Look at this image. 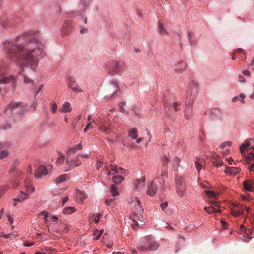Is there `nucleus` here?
Instances as JSON below:
<instances>
[{
	"label": "nucleus",
	"instance_id": "16",
	"mask_svg": "<svg viewBox=\"0 0 254 254\" xmlns=\"http://www.w3.org/2000/svg\"><path fill=\"white\" fill-rule=\"evenodd\" d=\"M24 186L26 188V192H29L31 191L33 192L35 190V187L32 182L29 179L25 180L24 182Z\"/></svg>",
	"mask_w": 254,
	"mask_h": 254
},
{
	"label": "nucleus",
	"instance_id": "18",
	"mask_svg": "<svg viewBox=\"0 0 254 254\" xmlns=\"http://www.w3.org/2000/svg\"><path fill=\"white\" fill-rule=\"evenodd\" d=\"M208 113L212 119L218 118L221 116V111L218 108L211 109Z\"/></svg>",
	"mask_w": 254,
	"mask_h": 254
},
{
	"label": "nucleus",
	"instance_id": "63",
	"mask_svg": "<svg viewBox=\"0 0 254 254\" xmlns=\"http://www.w3.org/2000/svg\"><path fill=\"white\" fill-rule=\"evenodd\" d=\"M87 31L88 30H87V29H86V28H85L84 27H82L80 30V33L81 34H85V33H86L87 32Z\"/></svg>",
	"mask_w": 254,
	"mask_h": 254
},
{
	"label": "nucleus",
	"instance_id": "53",
	"mask_svg": "<svg viewBox=\"0 0 254 254\" xmlns=\"http://www.w3.org/2000/svg\"><path fill=\"white\" fill-rule=\"evenodd\" d=\"M12 236H14V235L12 234H9L7 235H5L3 234V232H1V233H0V236L2 237L5 239L11 238Z\"/></svg>",
	"mask_w": 254,
	"mask_h": 254
},
{
	"label": "nucleus",
	"instance_id": "43",
	"mask_svg": "<svg viewBox=\"0 0 254 254\" xmlns=\"http://www.w3.org/2000/svg\"><path fill=\"white\" fill-rule=\"evenodd\" d=\"M204 209L209 214H212L216 212V208L213 206H205Z\"/></svg>",
	"mask_w": 254,
	"mask_h": 254
},
{
	"label": "nucleus",
	"instance_id": "4",
	"mask_svg": "<svg viewBox=\"0 0 254 254\" xmlns=\"http://www.w3.org/2000/svg\"><path fill=\"white\" fill-rule=\"evenodd\" d=\"M159 247V245L152 236H146L142 238L137 245V249L143 252L155 251Z\"/></svg>",
	"mask_w": 254,
	"mask_h": 254
},
{
	"label": "nucleus",
	"instance_id": "5",
	"mask_svg": "<svg viewBox=\"0 0 254 254\" xmlns=\"http://www.w3.org/2000/svg\"><path fill=\"white\" fill-rule=\"evenodd\" d=\"M130 203L133 206L132 213L133 215L131 218L135 223H137V225L139 224L138 221L142 223L141 219L142 218V213L143 212V209L140 204V200L137 197H135L134 200L130 202Z\"/></svg>",
	"mask_w": 254,
	"mask_h": 254
},
{
	"label": "nucleus",
	"instance_id": "60",
	"mask_svg": "<svg viewBox=\"0 0 254 254\" xmlns=\"http://www.w3.org/2000/svg\"><path fill=\"white\" fill-rule=\"evenodd\" d=\"M160 172H161V174H160L161 176H162V177H168L167 171H161Z\"/></svg>",
	"mask_w": 254,
	"mask_h": 254
},
{
	"label": "nucleus",
	"instance_id": "35",
	"mask_svg": "<svg viewBox=\"0 0 254 254\" xmlns=\"http://www.w3.org/2000/svg\"><path fill=\"white\" fill-rule=\"evenodd\" d=\"M102 217V215L100 213H94L90 217V219L93 221L95 223H98Z\"/></svg>",
	"mask_w": 254,
	"mask_h": 254
},
{
	"label": "nucleus",
	"instance_id": "9",
	"mask_svg": "<svg viewBox=\"0 0 254 254\" xmlns=\"http://www.w3.org/2000/svg\"><path fill=\"white\" fill-rule=\"evenodd\" d=\"M92 0H80L76 12L78 15L82 14L88 8Z\"/></svg>",
	"mask_w": 254,
	"mask_h": 254
},
{
	"label": "nucleus",
	"instance_id": "28",
	"mask_svg": "<svg viewBox=\"0 0 254 254\" xmlns=\"http://www.w3.org/2000/svg\"><path fill=\"white\" fill-rule=\"evenodd\" d=\"M145 178L142 177L141 179L136 181L134 184L135 188L136 189H138L140 188L145 187Z\"/></svg>",
	"mask_w": 254,
	"mask_h": 254
},
{
	"label": "nucleus",
	"instance_id": "57",
	"mask_svg": "<svg viewBox=\"0 0 254 254\" xmlns=\"http://www.w3.org/2000/svg\"><path fill=\"white\" fill-rule=\"evenodd\" d=\"M231 145H232L231 142L227 141V142H223V143H222L221 145V147H224L226 145L230 146Z\"/></svg>",
	"mask_w": 254,
	"mask_h": 254
},
{
	"label": "nucleus",
	"instance_id": "26",
	"mask_svg": "<svg viewBox=\"0 0 254 254\" xmlns=\"http://www.w3.org/2000/svg\"><path fill=\"white\" fill-rule=\"evenodd\" d=\"M69 179V177L67 174H63L60 175L56 178L55 180V183L56 184H59L66 181Z\"/></svg>",
	"mask_w": 254,
	"mask_h": 254
},
{
	"label": "nucleus",
	"instance_id": "21",
	"mask_svg": "<svg viewBox=\"0 0 254 254\" xmlns=\"http://www.w3.org/2000/svg\"><path fill=\"white\" fill-rule=\"evenodd\" d=\"M244 187L245 190L249 191L254 190V182L252 180H246L244 182Z\"/></svg>",
	"mask_w": 254,
	"mask_h": 254
},
{
	"label": "nucleus",
	"instance_id": "11",
	"mask_svg": "<svg viewBox=\"0 0 254 254\" xmlns=\"http://www.w3.org/2000/svg\"><path fill=\"white\" fill-rule=\"evenodd\" d=\"M70 155H67L66 163L68 165L67 168L65 169V171H68L72 168L79 166L81 162L78 159H72Z\"/></svg>",
	"mask_w": 254,
	"mask_h": 254
},
{
	"label": "nucleus",
	"instance_id": "17",
	"mask_svg": "<svg viewBox=\"0 0 254 254\" xmlns=\"http://www.w3.org/2000/svg\"><path fill=\"white\" fill-rule=\"evenodd\" d=\"M175 186L176 187H185V180L181 176L176 175L174 178Z\"/></svg>",
	"mask_w": 254,
	"mask_h": 254
},
{
	"label": "nucleus",
	"instance_id": "48",
	"mask_svg": "<svg viewBox=\"0 0 254 254\" xmlns=\"http://www.w3.org/2000/svg\"><path fill=\"white\" fill-rule=\"evenodd\" d=\"M181 104L180 102H175L172 104V107H173L174 110L177 112L179 110Z\"/></svg>",
	"mask_w": 254,
	"mask_h": 254
},
{
	"label": "nucleus",
	"instance_id": "39",
	"mask_svg": "<svg viewBox=\"0 0 254 254\" xmlns=\"http://www.w3.org/2000/svg\"><path fill=\"white\" fill-rule=\"evenodd\" d=\"M19 160L18 159H15L13 161L10 171V173H12L15 170L16 167L19 165Z\"/></svg>",
	"mask_w": 254,
	"mask_h": 254
},
{
	"label": "nucleus",
	"instance_id": "47",
	"mask_svg": "<svg viewBox=\"0 0 254 254\" xmlns=\"http://www.w3.org/2000/svg\"><path fill=\"white\" fill-rule=\"evenodd\" d=\"M205 193L206 194L210 197H216V193L212 190H205Z\"/></svg>",
	"mask_w": 254,
	"mask_h": 254
},
{
	"label": "nucleus",
	"instance_id": "51",
	"mask_svg": "<svg viewBox=\"0 0 254 254\" xmlns=\"http://www.w3.org/2000/svg\"><path fill=\"white\" fill-rule=\"evenodd\" d=\"M194 163L195 167L198 172H199L202 168V164L200 163L198 161H195Z\"/></svg>",
	"mask_w": 254,
	"mask_h": 254
},
{
	"label": "nucleus",
	"instance_id": "13",
	"mask_svg": "<svg viewBox=\"0 0 254 254\" xmlns=\"http://www.w3.org/2000/svg\"><path fill=\"white\" fill-rule=\"evenodd\" d=\"M8 146L9 144L7 143H0V160L4 159L8 157L9 152L7 147Z\"/></svg>",
	"mask_w": 254,
	"mask_h": 254
},
{
	"label": "nucleus",
	"instance_id": "2",
	"mask_svg": "<svg viewBox=\"0 0 254 254\" xmlns=\"http://www.w3.org/2000/svg\"><path fill=\"white\" fill-rule=\"evenodd\" d=\"M199 90L197 83L193 81H190L188 86L187 91L186 94V105L185 109V116L187 120H189L192 117V105L195 99Z\"/></svg>",
	"mask_w": 254,
	"mask_h": 254
},
{
	"label": "nucleus",
	"instance_id": "56",
	"mask_svg": "<svg viewBox=\"0 0 254 254\" xmlns=\"http://www.w3.org/2000/svg\"><path fill=\"white\" fill-rule=\"evenodd\" d=\"M117 174H126V171L122 168H120L117 170Z\"/></svg>",
	"mask_w": 254,
	"mask_h": 254
},
{
	"label": "nucleus",
	"instance_id": "52",
	"mask_svg": "<svg viewBox=\"0 0 254 254\" xmlns=\"http://www.w3.org/2000/svg\"><path fill=\"white\" fill-rule=\"evenodd\" d=\"M126 105L125 102L120 103L119 105V108L120 111L122 113H124L125 110L124 109V106Z\"/></svg>",
	"mask_w": 254,
	"mask_h": 254
},
{
	"label": "nucleus",
	"instance_id": "14",
	"mask_svg": "<svg viewBox=\"0 0 254 254\" xmlns=\"http://www.w3.org/2000/svg\"><path fill=\"white\" fill-rule=\"evenodd\" d=\"M48 171L46 167L44 165L40 166L35 173V177L37 179H41L42 176L47 175Z\"/></svg>",
	"mask_w": 254,
	"mask_h": 254
},
{
	"label": "nucleus",
	"instance_id": "44",
	"mask_svg": "<svg viewBox=\"0 0 254 254\" xmlns=\"http://www.w3.org/2000/svg\"><path fill=\"white\" fill-rule=\"evenodd\" d=\"M9 187L7 185L0 186V197L3 195L5 191L8 189Z\"/></svg>",
	"mask_w": 254,
	"mask_h": 254
},
{
	"label": "nucleus",
	"instance_id": "42",
	"mask_svg": "<svg viewBox=\"0 0 254 254\" xmlns=\"http://www.w3.org/2000/svg\"><path fill=\"white\" fill-rule=\"evenodd\" d=\"M64 161V157L63 154H61L60 156L57 158V160L56 162L57 166H60L63 164Z\"/></svg>",
	"mask_w": 254,
	"mask_h": 254
},
{
	"label": "nucleus",
	"instance_id": "37",
	"mask_svg": "<svg viewBox=\"0 0 254 254\" xmlns=\"http://www.w3.org/2000/svg\"><path fill=\"white\" fill-rule=\"evenodd\" d=\"M76 196L80 199L82 201L86 198L87 195L84 192H83L81 190H77L76 192Z\"/></svg>",
	"mask_w": 254,
	"mask_h": 254
},
{
	"label": "nucleus",
	"instance_id": "50",
	"mask_svg": "<svg viewBox=\"0 0 254 254\" xmlns=\"http://www.w3.org/2000/svg\"><path fill=\"white\" fill-rule=\"evenodd\" d=\"M57 105L55 102L51 104V111L52 113H56L57 110Z\"/></svg>",
	"mask_w": 254,
	"mask_h": 254
},
{
	"label": "nucleus",
	"instance_id": "46",
	"mask_svg": "<svg viewBox=\"0 0 254 254\" xmlns=\"http://www.w3.org/2000/svg\"><path fill=\"white\" fill-rule=\"evenodd\" d=\"M70 24L69 23H64V25H63V28L64 29H65V31H64V33H65V34H68V33L69 32V31L70 30Z\"/></svg>",
	"mask_w": 254,
	"mask_h": 254
},
{
	"label": "nucleus",
	"instance_id": "38",
	"mask_svg": "<svg viewBox=\"0 0 254 254\" xmlns=\"http://www.w3.org/2000/svg\"><path fill=\"white\" fill-rule=\"evenodd\" d=\"M125 180L124 177L121 176H114L112 178V181L115 184L118 185Z\"/></svg>",
	"mask_w": 254,
	"mask_h": 254
},
{
	"label": "nucleus",
	"instance_id": "64",
	"mask_svg": "<svg viewBox=\"0 0 254 254\" xmlns=\"http://www.w3.org/2000/svg\"><path fill=\"white\" fill-rule=\"evenodd\" d=\"M41 214L44 215V219H46V218H47V217H48L49 213L45 211H43L41 212Z\"/></svg>",
	"mask_w": 254,
	"mask_h": 254
},
{
	"label": "nucleus",
	"instance_id": "49",
	"mask_svg": "<svg viewBox=\"0 0 254 254\" xmlns=\"http://www.w3.org/2000/svg\"><path fill=\"white\" fill-rule=\"evenodd\" d=\"M168 158L166 156H164L162 158L161 163L162 166L168 167Z\"/></svg>",
	"mask_w": 254,
	"mask_h": 254
},
{
	"label": "nucleus",
	"instance_id": "59",
	"mask_svg": "<svg viewBox=\"0 0 254 254\" xmlns=\"http://www.w3.org/2000/svg\"><path fill=\"white\" fill-rule=\"evenodd\" d=\"M113 200L111 198H108L106 199L105 203L107 205H111Z\"/></svg>",
	"mask_w": 254,
	"mask_h": 254
},
{
	"label": "nucleus",
	"instance_id": "40",
	"mask_svg": "<svg viewBox=\"0 0 254 254\" xmlns=\"http://www.w3.org/2000/svg\"><path fill=\"white\" fill-rule=\"evenodd\" d=\"M250 145V143L248 141L243 143L240 146V151L242 154L244 155L246 149Z\"/></svg>",
	"mask_w": 254,
	"mask_h": 254
},
{
	"label": "nucleus",
	"instance_id": "23",
	"mask_svg": "<svg viewBox=\"0 0 254 254\" xmlns=\"http://www.w3.org/2000/svg\"><path fill=\"white\" fill-rule=\"evenodd\" d=\"M25 106L22 102L11 103L9 104L8 107L5 109V111H7L8 109H13L15 108H20L23 110Z\"/></svg>",
	"mask_w": 254,
	"mask_h": 254
},
{
	"label": "nucleus",
	"instance_id": "30",
	"mask_svg": "<svg viewBox=\"0 0 254 254\" xmlns=\"http://www.w3.org/2000/svg\"><path fill=\"white\" fill-rule=\"evenodd\" d=\"M248 158L252 162V164L249 167V169L250 171H254V152H249L248 156Z\"/></svg>",
	"mask_w": 254,
	"mask_h": 254
},
{
	"label": "nucleus",
	"instance_id": "31",
	"mask_svg": "<svg viewBox=\"0 0 254 254\" xmlns=\"http://www.w3.org/2000/svg\"><path fill=\"white\" fill-rule=\"evenodd\" d=\"M158 28L159 33L161 35H167L168 34L166 28L161 22H159L158 23Z\"/></svg>",
	"mask_w": 254,
	"mask_h": 254
},
{
	"label": "nucleus",
	"instance_id": "34",
	"mask_svg": "<svg viewBox=\"0 0 254 254\" xmlns=\"http://www.w3.org/2000/svg\"><path fill=\"white\" fill-rule=\"evenodd\" d=\"M103 232H104L103 230H98L97 229L94 232V233H93V235L94 236L93 238V240H99L101 236L103 235Z\"/></svg>",
	"mask_w": 254,
	"mask_h": 254
},
{
	"label": "nucleus",
	"instance_id": "62",
	"mask_svg": "<svg viewBox=\"0 0 254 254\" xmlns=\"http://www.w3.org/2000/svg\"><path fill=\"white\" fill-rule=\"evenodd\" d=\"M90 152H89L88 153L79 154V156L83 158H87L90 156Z\"/></svg>",
	"mask_w": 254,
	"mask_h": 254
},
{
	"label": "nucleus",
	"instance_id": "54",
	"mask_svg": "<svg viewBox=\"0 0 254 254\" xmlns=\"http://www.w3.org/2000/svg\"><path fill=\"white\" fill-rule=\"evenodd\" d=\"M92 127H93V126L92 125V123H89L87 124V125L84 128L83 130L84 132H86L88 130L89 128H92Z\"/></svg>",
	"mask_w": 254,
	"mask_h": 254
},
{
	"label": "nucleus",
	"instance_id": "12",
	"mask_svg": "<svg viewBox=\"0 0 254 254\" xmlns=\"http://www.w3.org/2000/svg\"><path fill=\"white\" fill-rule=\"evenodd\" d=\"M67 85L73 92L75 93L82 92L83 91L75 82V80L72 78H70L69 79Z\"/></svg>",
	"mask_w": 254,
	"mask_h": 254
},
{
	"label": "nucleus",
	"instance_id": "32",
	"mask_svg": "<svg viewBox=\"0 0 254 254\" xmlns=\"http://www.w3.org/2000/svg\"><path fill=\"white\" fill-rule=\"evenodd\" d=\"M176 192L177 194L181 197H183L186 194L185 187H176Z\"/></svg>",
	"mask_w": 254,
	"mask_h": 254
},
{
	"label": "nucleus",
	"instance_id": "1",
	"mask_svg": "<svg viewBox=\"0 0 254 254\" xmlns=\"http://www.w3.org/2000/svg\"><path fill=\"white\" fill-rule=\"evenodd\" d=\"M25 44H16L12 40L2 42L3 50L11 58H15L18 66L17 74L23 75L25 84H33V81L24 74L26 67L35 71L41 59H44L46 53L45 45L40 37L36 33H24Z\"/></svg>",
	"mask_w": 254,
	"mask_h": 254
},
{
	"label": "nucleus",
	"instance_id": "3",
	"mask_svg": "<svg viewBox=\"0 0 254 254\" xmlns=\"http://www.w3.org/2000/svg\"><path fill=\"white\" fill-rule=\"evenodd\" d=\"M8 69L2 64H0V93L5 89V85L11 83V87L15 90L16 87L17 78L13 75H7Z\"/></svg>",
	"mask_w": 254,
	"mask_h": 254
},
{
	"label": "nucleus",
	"instance_id": "61",
	"mask_svg": "<svg viewBox=\"0 0 254 254\" xmlns=\"http://www.w3.org/2000/svg\"><path fill=\"white\" fill-rule=\"evenodd\" d=\"M160 172H161V174H160L161 176H162V177H168L167 171H161Z\"/></svg>",
	"mask_w": 254,
	"mask_h": 254
},
{
	"label": "nucleus",
	"instance_id": "25",
	"mask_svg": "<svg viewBox=\"0 0 254 254\" xmlns=\"http://www.w3.org/2000/svg\"><path fill=\"white\" fill-rule=\"evenodd\" d=\"M138 130L136 128H132L130 129H129L128 131V136L133 140H134L135 139H137V137L138 136Z\"/></svg>",
	"mask_w": 254,
	"mask_h": 254
},
{
	"label": "nucleus",
	"instance_id": "33",
	"mask_svg": "<svg viewBox=\"0 0 254 254\" xmlns=\"http://www.w3.org/2000/svg\"><path fill=\"white\" fill-rule=\"evenodd\" d=\"M29 192L24 191L22 190L20 191V194H18V196L20 198L21 200L23 202L26 199H27L29 197Z\"/></svg>",
	"mask_w": 254,
	"mask_h": 254
},
{
	"label": "nucleus",
	"instance_id": "8",
	"mask_svg": "<svg viewBox=\"0 0 254 254\" xmlns=\"http://www.w3.org/2000/svg\"><path fill=\"white\" fill-rule=\"evenodd\" d=\"M171 66L175 73L181 74L187 68V64L183 61H174L171 63Z\"/></svg>",
	"mask_w": 254,
	"mask_h": 254
},
{
	"label": "nucleus",
	"instance_id": "20",
	"mask_svg": "<svg viewBox=\"0 0 254 254\" xmlns=\"http://www.w3.org/2000/svg\"><path fill=\"white\" fill-rule=\"evenodd\" d=\"M212 158L213 163L216 167H219L222 165L223 163L221 158L215 153H213Z\"/></svg>",
	"mask_w": 254,
	"mask_h": 254
},
{
	"label": "nucleus",
	"instance_id": "22",
	"mask_svg": "<svg viewBox=\"0 0 254 254\" xmlns=\"http://www.w3.org/2000/svg\"><path fill=\"white\" fill-rule=\"evenodd\" d=\"M110 87L113 88L114 90L113 94H112L111 96L116 94L118 92L120 91V87L119 86L118 82L115 79H113L110 81Z\"/></svg>",
	"mask_w": 254,
	"mask_h": 254
},
{
	"label": "nucleus",
	"instance_id": "15",
	"mask_svg": "<svg viewBox=\"0 0 254 254\" xmlns=\"http://www.w3.org/2000/svg\"><path fill=\"white\" fill-rule=\"evenodd\" d=\"M187 38L189 40L190 45L192 47H195L197 42V40L194 34L192 32H188L187 33Z\"/></svg>",
	"mask_w": 254,
	"mask_h": 254
},
{
	"label": "nucleus",
	"instance_id": "58",
	"mask_svg": "<svg viewBox=\"0 0 254 254\" xmlns=\"http://www.w3.org/2000/svg\"><path fill=\"white\" fill-rule=\"evenodd\" d=\"M238 97H239L240 99V98L242 99L241 103H245V101H244V99L246 97L244 93H241Z\"/></svg>",
	"mask_w": 254,
	"mask_h": 254
},
{
	"label": "nucleus",
	"instance_id": "7",
	"mask_svg": "<svg viewBox=\"0 0 254 254\" xmlns=\"http://www.w3.org/2000/svg\"><path fill=\"white\" fill-rule=\"evenodd\" d=\"M165 184L164 180L156 177L152 182L151 185L148 187L147 191V194L150 196H153L155 194L157 190L158 189H161Z\"/></svg>",
	"mask_w": 254,
	"mask_h": 254
},
{
	"label": "nucleus",
	"instance_id": "6",
	"mask_svg": "<svg viewBox=\"0 0 254 254\" xmlns=\"http://www.w3.org/2000/svg\"><path fill=\"white\" fill-rule=\"evenodd\" d=\"M124 63L121 61H112L105 64V68L110 75L119 74L123 68Z\"/></svg>",
	"mask_w": 254,
	"mask_h": 254
},
{
	"label": "nucleus",
	"instance_id": "29",
	"mask_svg": "<svg viewBox=\"0 0 254 254\" xmlns=\"http://www.w3.org/2000/svg\"><path fill=\"white\" fill-rule=\"evenodd\" d=\"M82 146L81 143H79L75 147H72L67 151V155H71V154H74L77 150H80L82 149Z\"/></svg>",
	"mask_w": 254,
	"mask_h": 254
},
{
	"label": "nucleus",
	"instance_id": "27",
	"mask_svg": "<svg viewBox=\"0 0 254 254\" xmlns=\"http://www.w3.org/2000/svg\"><path fill=\"white\" fill-rule=\"evenodd\" d=\"M181 159L178 157H175L172 163V170L174 171H178L179 167L180 166Z\"/></svg>",
	"mask_w": 254,
	"mask_h": 254
},
{
	"label": "nucleus",
	"instance_id": "36",
	"mask_svg": "<svg viewBox=\"0 0 254 254\" xmlns=\"http://www.w3.org/2000/svg\"><path fill=\"white\" fill-rule=\"evenodd\" d=\"M75 210H76V209L75 207L69 206V207H65L63 209V212L64 214L68 215V214H70L75 212Z\"/></svg>",
	"mask_w": 254,
	"mask_h": 254
},
{
	"label": "nucleus",
	"instance_id": "55",
	"mask_svg": "<svg viewBox=\"0 0 254 254\" xmlns=\"http://www.w3.org/2000/svg\"><path fill=\"white\" fill-rule=\"evenodd\" d=\"M168 202L166 201L163 203H162L161 204V207L162 208V209L165 211V209L167 208V207L168 206Z\"/></svg>",
	"mask_w": 254,
	"mask_h": 254
},
{
	"label": "nucleus",
	"instance_id": "41",
	"mask_svg": "<svg viewBox=\"0 0 254 254\" xmlns=\"http://www.w3.org/2000/svg\"><path fill=\"white\" fill-rule=\"evenodd\" d=\"M111 192L113 196H116L119 195V193L117 190V188L115 185H111Z\"/></svg>",
	"mask_w": 254,
	"mask_h": 254
},
{
	"label": "nucleus",
	"instance_id": "10",
	"mask_svg": "<svg viewBox=\"0 0 254 254\" xmlns=\"http://www.w3.org/2000/svg\"><path fill=\"white\" fill-rule=\"evenodd\" d=\"M97 122L100 126L99 129L102 132L106 134H108L112 131L110 125H108L106 121L102 120L101 118L99 117Z\"/></svg>",
	"mask_w": 254,
	"mask_h": 254
},
{
	"label": "nucleus",
	"instance_id": "19",
	"mask_svg": "<svg viewBox=\"0 0 254 254\" xmlns=\"http://www.w3.org/2000/svg\"><path fill=\"white\" fill-rule=\"evenodd\" d=\"M71 110V104L67 101L65 102L59 109V111L61 113H68L70 112Z\"/></svg>",
	"mask_w": 254,
	"mask_h": 254
},
{
	"label": "nucleus",
	"instance_id": "24",
	"mask_svg": "<svg viewBox=\"0 0 254 254\" xmlns=\"http://www.w3.org/2000/svg\"><path fill=\"white\" fill-rule=\"evenodd\" d=\"M239 171L240 170L238 168L231 167H227V170H225L224 172L227 174L236 175L239 173Z\"/></svg>",
	"mask_w": 254,
	"mask_h": 254
},
{
	"label": "nucleus",
	"instance_id": "45",
	"mask_svg": "<svg viewBox=\"0 0 254 254\" xmlns=\"http://www.w3.org/2000/svg\"><path fill=\"white\" fill-rule=\"evenodd\" d=\"M242 209L243 208L242 207ZM243 213V211L242 209H239V210H232V214L233 215L237 217L239 216L240 215L242 214Z\"/></svg>",
	"mask_w": 254,
	"mask_h": 254
}]
</instances>
